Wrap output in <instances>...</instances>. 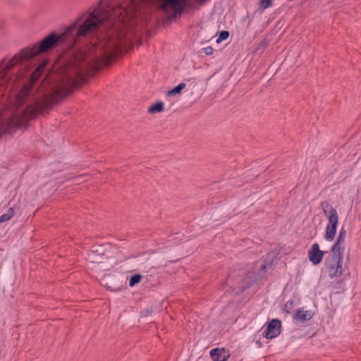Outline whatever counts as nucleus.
Masks as SVG:
<instances>
[{"label": "nucleus", "instance_id": "1", "mask_svg": "<svg viewBox=\"0 0 361 361\" xmlns=\"http://www.w3.org/2000/svg\"><path fill=\"white\" fill-rule=\"evenodd\" d=\"M112 5L111 0H99L97 6L90 8L86 13L67 27L62 34L58 35L56 32H52L39 43L23 48L10 60L6 61L4 59L0 63V89L9 82V71L16 65L53 49L69 38H72L73 42L77 43L80 37L96 32L100 26L105 24L108 30L106 33H109V37H113L114 34L117 35L118 42L111 46L116 50L120 49L122 38Z\"/></svg>", "mask_w": 361, "mask_h": 361}, {"label": "nucleus", "instance_id": "2", "mask_svg": "<svg viewBox=\"0 0 361 361\" xmlns=\"http://www.w3.org/2000/svg\"><path fill=\"white\" fill-rule=\"evenodd\" d=\"M86 82L85 76L80 75L78 79L68 78L60 82L53 84L49 93L43 94L35 104L28 105L23 111L22 115L16 123V127L23 126L40 114H48L55 105Z\"/></svg>", "mask_w": 361, "mask_h": 361}, {"label": "nucleus", "instance_id": "3", "mask_svg": "<svg viewBox=\"0 0 361 361\" xmlns=\"http://www.w3.org/2000/svg\"><path fill=\"white\" fill-rule=\"evenodd\" d=\"M320 205L329 221L325 230L324 238L326 240L331 241L334 239L336 233L339 219L338 214L337 211L329 202H322Z\"/></svg>", "mask_w": 361, "mask_h": 361}, {"label": "nucleus", "instance_id": "4", "mask_svg": "<svg viewBox=\"0 0 361 361\" xmlns=\"http://www.w3.org/2000/svg\"><path fill=\"white\" fill-rule=\"evenodd\" d=\"M281 327V321L278 319H273L269 322L267 329L263 334L267 339H272L280 334Z\"/></svg>", "mask_w": 361, "mask_h": 361}, {"label": "nucleus", "instance_id": "5", "mask_svg": "<svg viewBox=\"0 0 361 361\" xmlns=\"http://www.w3.org/2000/svg\"><path fill=\"white\" fill-rule=\"evenodd\" d=\"M343 262L339 259H333L326 265V271L331 279L340 277L343 274Z\"/></svg>", "mask_w": 361, "mask_h": 361}, {"label": "nucleus", "instance_id": "6", "mask_svg": "<svg viewBox=\"0 0 361 361\" xmlns=\"http://www.w3.org/2000/svg\"><path fill=\"white\" fill-rule=\"evenodd\" d=\"M324 252L320 250L319 244L315 243L308 251L310 261L314 265L319 264L323 259Z\"/></svg>", "mask_w": 361, "mask_h": 361}, {"label": "nucleus", "instance_id": "7", "mask_svg": "<svg viewBox=\"0 0 361 361\" xmlns=\"http://www.w3.org/2000/svg\"><path fill=\"white\" fill-rule=\"evenodd\" d=\"M210 356L214 361H226L230 355L224 348H214L210 351Z\"/></svg>", "mask_w": 361, "mask_h": 361}, {"label": "nucleus", "instance_id": "8", "mask_svg": "<svg viewBox=\"0 0 361 361\" xmlns=\"http://www.w3.org/2000/svg\"><path fill=\"white\" fill-rule=\"evenodd\" d=\"M88 259L94 264L93 269L101 270V247L92 251L89 255Z\"/></svg>", "mask_w": 361, "mask_h": 361}, {"label": "nucleus", "instance_id": "9", "mask_svg": "<svg viewBox=\"0 0 361 361\" xmlns=\"http://www.w3.org/2000/svg\"><path fill=\"white\" fill-rule=\"evenodd\" d=\"M47 64V61H44L41 62L37 67L34 70L32 73L30 75V82L35 84V82L39 79V78L42 75V73L44 71L45 66Z\"/></svg>", "mask_w": 361, "mask_h": 361}, {"label": "nucleus", "instance_id": "10", "mask_svg": "<svg viewBox=\"0 0 361 361\" xmlns=\"http://www.w3.org/2000/svg\"><path fill=\"white\" fill-rule=\"evenodd\" d=\"M47 64V61H44L41 62L37 67L34 70L32 73L30 75V82L35 84V82L39 79V78L42 75V73L44 71L45 66Z\"/></svg>", "mask_w": 361, "mask_h": 361}, {"label": "nucleus", "instance_id": "11", "mask_svg": "<svg viewBox=\"0 0 361 361\" xmlns=\"http://www.w3.org/2000/svg\"><path fill=\"white\" fill-rule=\"evenodd\" d=\"M47 64V61H44L41 62L37 67L34 70L32 73L30 75V82L35 84V82L39 79V78L42 75V73L44 71L45 66Z\"/></svg>", "mask_w": 361, "mask_h": 361}, {"label": "nucleus", "instance_id": "12", "mask_svg": "<svg viewBox=\"0 0 361 361\" xmlns=\"http://www.w3.org/2000/svg\"><path fill=\"white\" fill-rule=\"evenodd\" d=\"M344 250V247L342 246V244L335 243L331 247L332 252V258L333 259H339V261L343 262V252Z\"/></svg>", "mask_w": 361, "mask_h": 361}, {"label": "nucleus", "instance_id": "13", "mask_svg": "<svg viewBox=\"0 0 361 361\" xmlns=\"http://www.w3.org/2000/svg\"><path fill=\"white\" fill-rule=\"evenodd\" d=\"M313 317V313L311 311H303V310H298L295 314L293 318L295 320L305 322L311 319Z\"/></svg>", "mask_w": 361, "mask_h": 361}, {"label": "nucleus", "instance_id": "14", "mask_svg": "<svg viewBox=\"0 0 361 361\" xmlns=\"http://www.w3.org/2000/svg\"><path fill=\"white\" fill-rule=\"evenodd\" d=\"M164 103L162 102H158L148 108V112L150 114L159 113L164 111Z\"/></svg>", "mask_w": 361, "mask_h": 361}, {"label": "nucleus", "instance_id": "15", "mask_svg": "<svg viewBox=\"0 0 361 361\" xmlns=\"http://www.w3.org/2000/svg\"><path fill=\"white\" fill-rule=\"evenodd\" d=\"M15 214L14 208L11 207L8 209L7 213L0 216V223L9 221Z\"/></svg>", "mask_w": 361, "mask_h": 361}, {"label": "nucleus", "instance_id": "16", "mask_svg": "<svg viewBox=\"0 0 361 361\" xmlns=\"http://www.w3.org/2000/svg\"><path fill=\"white\" fill-rule=\"evenodd\" d=\"M186 85L184 82H181L176 87L169 90L167 93L168 95H176L177 94H180L182 90L185 87Z\"/></svg>", "mask_w": 361, "mask_h": 361}, {"label": "nucleus", "instance_id": "17", "mask_svg": "<svg viewBox=\"0 0 361 361\" xmlns=\"http://www.w3.org/2000/svg\"><path fill=\"white\" fill-rule=\"evenodd\" d=\"M142 279V276L140 274H134L130 276L129 280V286L133 287L134 286L140 283Z\"/></svg>", "mask_w": 361, "mask_h": 361}, {"label": "nucleus", "instance_id": "18", "mask_svg": "<svg viewBox=\"0 0 361 361\" xmlns=\"http://www.w3.org/2000/svg\"><path fill=\"white\" fill-rule=\"evenodd\" d=\"M345 235H346V231L343 227L339 231V233H338V235L337 237L336 242L338 243H340V244H343V242L345 241Z\"/></svg>", "mask_w": 361, "mask_h": 361}, {"label": "nucleus", "instance_id": "19", "mask_svg": "<svg viewBox=\"0 0 361 361\" xmlns=\"http://www.w3.org/2000/svg\"><path fill=\"white\" fill-rule=\"evenodd\" d=\"M229 37V32L226 30H223L220 32L218 39H216V42L219 43L223 40H226Z\"/></svg>", "mask_w": 361, "mask_h": 361}, {"label": "nucleus", "instance_id": "20", "mask_svg": "<svg viewBox=\"0 0 361 361\" xmlns=\"http://www.w3.org/2000/svg\"><path fill=\"white\" fill-rule=\"evenodd\" d=\"M153 312H154V310H153L152 307H147L146 309L142 310L140 312V317H147L151 315Z\"/></svg>", "mask_w": 361, "mask_h": 361}, {"label": "nucleus", "instance_id": "21", "mask_svg": "<svg viewBox=\"0 0 361 361\" xmlns=\"http://www.w3.org/2000/svg\"><path fill=\"white\" fill-rule=\"evenodd\" d=\"M272 4V0H260L259 7L265 9L271 6Z\"/></svg>", "mask_w": 361, "mask_h": 361}, {"label": "nucleus", "instance_id": "22", "mask_svg": "<svg viewBox=\"0 0 361 361\" xmlns=\"http://www.w3.org/2000/svg\"><path fill=\"white\" fill-rule=\"evenodd\" d=\"M293 302L291 300L287 301L284 306V309L286 311V312L290 313V311L293 310Z\"/></svg>", "mask_w": 361, "mask_h": 361}, {"label": "nucleus", "instance_id": "23", "mask_svg": "<svg viewBox=\"0 0 361 361\" xmlns=\"http://www.w3.org/2000/svg\"><path fill=\"white\" fill-rule=\"evenodd\" d=\"M12 119H11V121L8 122L6 128H5V126H0V137H1V135L4 134V133H10L11 132L8 130V126L9 124L12 122Z\"/></svg>", "mask_w": 361, "mask_h": 361}, {"label": "nucleus", "instance_id": "24", "mask_svg": "<svg viewBox=\"0 0 361 361\" xmlns=\"http://www.w3.org/2000/svg\"><path fill=\"white\" fill-rule=\"evenodd\" d=\"M204 52L206 55L209 56L212 55L214 52V49L211 46H208L203 49Z\"/></svg>", "mask_w": 361, "mask_h": 361}, {"label": "nucleus", "instance_id": "25", "mask_svg": "<svg viewBox=\"0 0 361 361\" xmlns=\"http://www.w3.org/2000/svg\"><path fill=\"white\" fill-rule=\"evenodd\" d=\"M94 69L96 72H98L100 69V64H99V61L98 60H96V63L94 66Z\"/></svg>", "mask_w": 361, "mask_h": 361}, {"label": "nucleus", "instance_id": "26", "mask_svg": "<svg viewBox=\"0 0 361 361\" xmlns=\"http://www.w3.org/2000/svg\"><path fill=\"white\" fill-rule=\"evenodd\" d=\"M259 46L262 47H266L268 46V42L266 39H263L260 42Z\"/></svg>", "mask_w": 361, "mask_h": 361}, {"label": "nucleus", "instance_id": "27", "mask_svg": "<svg viewBox=\"0 0 361 361\" xmlns=\"http://www.w3.org/2000/svg\"><path fill=\"white\" fill-rule=\"evenodd\" d=\"M23 97H25V95H24ZM20 97H21V96L20 94H18L17 99L20 100V102L23 103L25 98L21 99Z\"/></svg>", "mask_w": 361, "mask_h": 361}, {"label": "nucleus", "instance_id": "28", "mask_svg": "<svg viewBox=\"0 0 361 361\" xmlns=\"http://www.w3.org/2000/svg\"><path fill=\"white\" fill-rule=\"evenodd\" d=\"M256 344L257 347L260 348L262 346V343L259 340L256 341Z\"/></svg>", "mask_w": 361, "mask_h": 361}]
</instances>
